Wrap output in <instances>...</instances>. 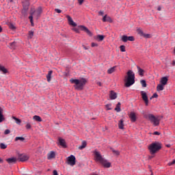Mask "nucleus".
I'll return each mask as SVG.
<instances>
[{"label":"nucleus","instance_id":"1","mask_svg":"<svg viewBox=\"0 0 175 175\" xmlns=\"http://www.w3.org/2000/svg\"><path fill=\"white\" fill-rule=\"evenodd\" d=\"M70 81L72 84H75L74 85V88H75V90H77L78 91H81V90L84 88V85L87 84V79H85V78H82L81 79H72L70 80Z\"/></svg>","mask_w":175,"mask_h":175},{"label":"nucleus","instance_id":"2","mask_svg":"<svg viewBox=\"0 0 175 175\" xmlns=\"http://www.w3.org/2000/svg\"><path fill=\"white\" fill-rule=\"evenodd\" d=\"M124 85L125 87L129 88L131 85H133L135 84V72L133 71L129 70L127 72V76L124 77Z\"/></svg>","mask_w":175,"mask_h":175},{"label":"nucleus","instance_id":"3","mask_svg":"<svg viewBox=\"0 0 175 175\" xmlns=\"http://www.w3.org/2000/svg\"><path fill=\"white\" fill-rule=\"evenodd\" d=\"M94 157L96 159V161L97 162H99L101 163V165L103 166V167L109 168L111 166V163L107 161V160L103 159L102 157V155H100V153L98 151L94 152Z\"/></svg>","mask_w":175,"mask_h":175},{"label":"nucleus","instance_id":"4","mask_svg":"<svg viewBox=\"0 0 175 175\" xmlns=\"http://www.w3.org/2000/svg\"><path fill=\"white\" fill-rule=\"evenodd\" d=\"M162 148V145L159 142H153L148 146V150L152 155L157 154Z\"/></svg>","mask_w":175,"mask_h":175},{"label":"nucleus","instance_id":"5","mask_svg":"<svg viewBox=\"0 0 175 175\" xmlns=\"http://www.w3.org/2000/svg\"><path fill=\"white\" fill-rule=\"evenodd\" d=\"M145 118H146V120H149L154 126H158V125H159V121H161V119H159V117H155V116L151 113L146 115Z\"/></svg>","mask_w":175,"mask_h":175},{"label":"nucleus","instance_id":"6","mask_svg":"<svg viewBox=\"0 0 175 175\" xmlns=\"http://www.w3.org/2000/svg\"><path fill=\"white\" fill-rule=\"evenodd\" d=\"M42 14V8L39 7L37 10L35 8H31L30 10V16H32V17H35L36 20L40 17V15Z\"/></svg>","mask_w":175,"mask_h":175},{"label":"nucleus","instance_id":"7","mask_svg":"<svg viewBox=\"0 0 175 175\" xmlns=\"http://www.w3.org/2000/svg\"><path fill=\"white\" fill-rule=\"evenodd\" d=\"M28 9H29V1H25L23 3V8L21 11V13L23 16H27Z\"/></svg>","mask_w":175,"mask_h":175},{"label":"nucleus","instance_id":"8","mask_svg":"<svg viewBox=\"0 0 175 175\" xmlns=\"http://www.w3.org/2000/svg\"><path fill=\"white\" fill-rule=\"evenodd\" d=\"M67 161L68 165H70L71 166L76 165V157L73 155L68 157Z\"/></svg>","mask_w":175,"mask_h":175},{"label":"nucleus","instance_id":"9","mask_svg":"<svg viewBox=\"0 0 175 175\" xmlns=\"http://www.w3.org/2000/svg\"><path fill=\"white\" fill-rule=\"evenodd\" d=\"M141 95L143 100H144L146 105L148 106V96H147V93L144 91H141Z\"/></svg>","mask_w":175,"mask_h":175},{"label":"nucleus","instance_id":"10","mask_svg":"<svg viewBox=\"0 0 175 175\" xmlns=\"http://www.w3.org/2000/svg\"><path fill=\"white\" fill-rule=\"evenodd\" d=\"M28 159H29V157L27 154H18V161H20V162H25Z\"/></svg>","mask_w":175,"mask_h":175},{"label":"nucleus","instance_id":"11","mask_svg":"<svg viewBox=\"0 0 175 175\" xmlns=\"http://www.w3.org/2000/svg\"><path fill=\"white\" fill-rule=\"evenodd\" d=\"M66 18H67V20L68 21V24H70V25H72V27H77V24H76V23H75V21H73V19L72 18V17H70V16L67 15Z\"/></svg>","mask_w":175,"mask_h":175},{"label":"nucleus","instance_id":"12","mask_svg":"<svg viewBox=\"0 0 175 175\" xmlns=\"http://www.w3.org/2000/svg\"><path fill=\"white\" fill-rule=\"evenodd\" d=\"M137 32L139 35V36H143L144 38H150V34L144 33V32H143V30H142V29H137Z\"/></svg>","mask_w":175,"mask_h":175},{"label":"nucleus","instance_id":"13","mask_svg":"<svg viewBox=\"0 0 175 175\" xmlns=\"http://www.w3.org/2000/svg\"><path fill=\"white\" fill-rule=\"evenodd\" d=\"M79 28H81V31H84V32H86L89 36H92V33L85 26L81 25L79 26Z\"/></svg>","mask_w":175,"mask_h":175},{"label":"nucleus","instance_id":"14","mask_svg":"<svg viewBox=\"0 0 175 175\" xmlns=\"http://www.w3.org/2000/svg\"><path fill=\"white\" fill-rule=\"evenodd\" d=\"M17 161H18V159L16 157L8 158L6 159V161L10 165H12V163H16V162H17Z\"/></svg>","mask_w":175,"mask_h":175},{"label":"nucleus","instance_id":"15","mask_svg":"<svg viewBox=\"0 0 175 175\" xmlns=\"http://www.w3.org/2000/svg\"><path fill=\"white\" fill-rule=\"evenodd\" d=\"M129 118L131 122H136V113L135 112H131L129 114Z\"/></svg>","mask_w":175,"mask_h":175},{"label":"nucleus","instance_id":"16","mask_svg":"<svg viewBox=\"0 0 175 175\" xmlns=\"http://www.w3.org/2000/svg\"><path fill=\"white\" fill-rule=\"evenodd\" d=\"M5 121V116H3V109L0 107V123Z\"/></svg>","mask_w":175,"mask_h":175},{"label":"nucleus","instance_id":"17","mask_svg":"<svg viewBox=\"0 0 175 175\" xmlns=\"http://www.w3.org/2000/svg\"><path fill=\"white\" fill-rule=\"evenodd\" d=\"M168 79L167 77H163L161 78L160 83L161 84H162L163 85H166V84H167V81H168Z\"/></svg>","mask_w":175,"mask_h":175},{"label":"nucleus","instance_id":"18","mask_svg":"<svg viewBox=\"0 0 175 175\" xmlns=\"http://www.w3.org/2000/svg\"><path fill=\"white\" fill-rule=\"evenodd\" d=\"M109 98L111 100L117 99V93L114 92V91H111Z\"/></svg>","mask_w":175,"mask_h":175},{"label":"nucleus","instance_id":"19","mask_svg":"<svg viewBox=\"0 0 175 175\" xmlns=\"http://www.w3.org/2000/svg\"><path fill=\"white\" fill-rule=\"evenodd\" d=\"M59 144L62 146V147H66V142L65 139L62 138H59Z\"/></svg>","mask_w":175,"mask_h":175},{"label":"nucleus","instance_id":"20","mask_svg":"<svg viewBox=\"0 0 175 175\" xmlns=\"http://www.w3.org/2000/svg\"><path fill=\"white\" fill-rule=\"evenodd\" d=\"M138 73L141 77L144 76V70L141 68L139 66H137Z\"/></svg>","mask_w":175,"mask_h":175},{"label":"nucleus","instance_id":"21","mask_svg":"<svg viewBox=\"0 0 175 175\" xmlns=\"http://www.w3.org/2000/svg\"><path fill=\"white\" fill-rule=\"evenodd\" d=\"M51 75H53V70L49 71L47 75H46V80L49 83L51 81Z\"/></svg>","mask_w":175,"mask_h":175},{"label":"nucleus","instance_id":"22","mask_svg":"<svg viewBox=\"0 0 175 175\" xmlns=\"http://www.w3.org/2000/svg\"><path fill=\"white\" fill-rule=\"evenodd\" d=\"M53 158H55V152L54 151H51L48 154V159H53Z\"/></svg>","mask_w":175,"mask_h":175},{"label":"nucleus","instance_id":"23","mask_svg":"<svg viewBox=\"0 0 175 175\" xmlns=\"http://www.w3.org/2000/svg\"><path fill=\"white\" fill-rule=\"evenodd\" d=\"M103 23H106V22L110 23V21H111V18H110V16H107V15H105L103 18Z\"/></svg>","mask_w":175,"mask_h":175},{"label":"nucleus","instance_id":"24","mask_svg":"<svg viewBox=\"0 0 175 175\" xmlns=\"http://www.w3.org/2000/svg\"><path fill=\"white\" fill-rule=\"evenodd\" d=\"M85 147H87V142L83 141L82 145L79 146L78 148H79V150H84V148H85Z\"/></svg>","mask_w":175,"mask_h":175},{"label":"nucleus","instance_id":"25","mask_svg":"<svg viewBox=\"0 0 175 175\" xmlns=\"http://www.w3.org/2000/svg\"><path fill=\"white\" fill-rule=\"evenodd\" d=\"M157 91H163L165 90V85H162V83H160L157 87Z\"/></svg>","mask_w":175,"mask_h":175},{"label":"nucleus","instance_id":"26","mask_svg":"<svg viewBox=\"0 0 175 175\" xmlns=\"http://www.w3.org/2000/svg\"><path fill=\"white\" fill-rule=\"evenodd\" d=\"M116 66H113L108 69L107 73H109V75H111V73H114V72H116Z\"/></svg>","mask_w":175,"mask_h":175},{"label":"nucleus","instance_id":"27","mask_svg":"<svg viewBox=\"0 0 175 175\" xmlns=\"http://www.w3.org/2000/svg\"><path fill=\"white\" fill-rule=\"evenodd\" d=\"M116 111L120 113L121 111V103H118L115 108Z\"/></svg>","mask_w":175,"mask_h":175},{"label":"nucleus","instance_id":"28","mask_svg":"<svg viewBox=\"0 0 175 175\" xmlns=\"http://www.w3.org/2000/svg\"><path fill=\"white\" fill-rule=\"evenodd\" d=\"M0 71L3 72V73L6 74L8 73V69L5 68V66L0 64Z\"/></svg>","mask_w":175,"mask_h":175},{"label":"nucleus","instance_id":"29","mask_svg":"<svg viewBox=\"0 0 175 175\" xmlns=\"http://www.w3.org/2000/svg\"><path fill=\"white\" fill-rule=\"evenodd\" d=\"M119 129H124V120H120L118 124Z\"/></svg>","mask_w":175,"mask_h":175},{"label":"nucleus","instance_id":"30","mask_svg":"<svg viewBox=\"0 0 175 175\" xmlns=\"http://www.w3.org/2000/svg\"><path fill=\"white\" fill-rule=\"evenodd\" d=\"M33 118L35 120V121H38V122H42V118L39 116H34Z\"/></svg>","mask_w":175,"mask_h":175},{"label":"nucleus","instance_id":"31","mask_svg":"<svg viewBox=\"0 0 175 175\" xmlns=\"http://www.w3.org/2000/svg\"><path fill=\"white\" fill-rule=\"evenodd\" d=\"M110 150L112 151L114 155H120V151L114 150L113 148H110Z\"/></svg>","mask_w":175,"mask_h":175},{"label":"nucleus","instance_id":"32","mask_svg":"<svg viewBox=\"0 0 175 175\" xmlns=\"http://www.w3.org/2000/svg\"><path fill=\"white\" fill-rule=\"evenodd\" d=\"M33 38V31H29L28 33V39H32Z\"/></svg>","mask_w":175,"mask_h":175},{"label":"nucleus","instance_id":"33","mask_svg":"<svg viewBox=\"0 0 175 175\" xmlns=\"http://www.w3.org/2000/svg\"><path fill=\"white\" fill-rule=\"evenodd\" d=\"M12 118H13V120H14L16 121V124H21V120H20L14 116H12Z\"/></svg>","mask_w":175,"mask_h":175},{"label":"nucleus","instance_id":"34","mask_svg":"<svg viewBox=\"0 0 175 175\" xmlns=\"http://www.w3.org/2000/svg\"><path fill=\"white\" fill-rule=\"evenodd\" d=\"M0 148H1V150H5V148H8V145L1 143L0 144Z\"/></svg>","mask_w":175,"mask_h":175},{"label":"nucleus","instance_id":"35","mask_svg":"<svg viewBox=\"0 0 175 175\" xmlns=\"http://www.w3.org/2000/svg\"><path fill=\"white\" fill-rule=\"evenodd\" d=\"M97 39H98V40H99V42H102V40H103V39H105V36L98 35Z\"/></svg>","mask_w":175,"mask_h":175},{"label":"nucleus","instance_id":"36","mask_svg":"<svg viewBox=\"0 0 175 175\" xmlns=\"http://www.w3.org/2000/svg\"><path fill=\"white\" fill-rule=\"evenodd\" d=\"M18 140H21V142H24L25 140V138L23 137H16L15 142H18Z\"/></svg>","mask_w":175,"mask_h":175},{"label":"nucleus","instance_id":"37","mask_svg":"<svg viewBox=\"0 0 175 175\" xmlns=\"http://www.w3.org/2000/svg\"><path fill=\"white\" fill-rule=\"evenodd\" d=\"M122 40L124 42H128V36H122Z\"/></svg>","mask_w":175,"mask_h":175},{"label":"nucleus","instance_id":"38","mask_svg":"<svg viewBox=\"0 0 175 175\" xmlns=\"http://www.w3.org/2000/svg\"><path fill=\"white\" fill-rule=\"evenodd\" d=\"M8 26H9V28H10V29H12V30L16 29V26H14V25H13V23H10V24L8 25Z\"/></svg>","mask_w":175,"mask_h":175},{"label":"nucleus","instance_id":"39","mask_svg":"<svg viewBox=\"0 0 175 175\" xmlns=\"http://www.w3.org/2000/svg\"><path fill=\"white\" fill-rule=\"evenodd\" d=\"M29 18L30 20V23L31 24V26L33 27V16H32V15L29 16Z\"/></svg>","mask_w":175,"mask_h":175},{"label":"nucleus","instance_id":"40","mask_svg":"<svg viewBox=\"0 0 175 175\" xmlns=\"http://www.w3.org/2000/svg\"><path fill=\"white\" fill-rule=\"evenodd\" d=\"M120 51H122V53H125L126 50H125V46L124 45H121L120 46Z\"/></svg>","mask_w":175,"mask_h":175},{"label":"nucleus","instance_id":"41","mask_svg":"<svg viewBox=\"0 0 175 175\" xmlns=\"http://www.w3.org/2000/svg\"><path fill=\"white\" fill-rule=\"evenodd\" d=\"M141 84H142V87H144V88L147 87V83H146L145 80H142Z\"/></svg>","mask_w":175,"mask_h":175},{"label":"nucleus","instance_id":"42","mask_svg":"<svg viewBox=\"0 0 175 175\" xmlns=\"http://www.w3.org/2000/svg\"><path fill=\"white\" fill-rule=\"evenodd\" d=\"M128 40H129V42H133L135 40V38L133 36H129Z\"/></svg>","mask_w":175,"mask_h":175},{"label":"nucleus","instance_id":"43","mask_svg":"<svg viewBox=\"0 0 175 175\" xmlns=\"http://www.w3.org/2000/svg\"><path fill=\"white\" fill-rule=\"evenodd\" d=\"M105 107H106L107 110H111V104L106 105Z\"/></svg>","mask_w":175,"mask_h":175},{"label":"nucleus","instance_id":"44","mask_svg":"<svg viewBox=\"0 0 175 175\" xmlns=\"http://www.w3.org/2000/svg\"><path fill=\"white\" fill-rule=\"evenodd\" d=\"M72 31H75L77 33H79L80 32V30H79V28L75 27L72 29Z\"/></svg>","mask_w":175,"mask_h":175},{"label":"nucleus","instance_id":"45","mask_svg":"<svg viewBox=\"0 0 175 175\" xmlns=\"http://www.w3.org/2000/svg\"><path fill=\"white\" fill-rule=\"evenodd\" d=\"M9 133H10V130H9V129H6L4 131V135H9Z\"/></svg>","mask_w":175,"mask_h":175},{"label":"nucleus","instance_id":"46","mask_svg":"<svg viewBox=\"0 0 175 175\" xmlns=\"http://www.w3.org/2000/svg\"><path fill=\"white\" fill-rule=\"evenodd\" d=\"M167 165L168 166H172V165H175V159L173 161L168 163Z\"/></svg>","mask_w":175,"mask_h":175},{"label":"nucleus","instance_id":"47","mask_svg":"<svg viewBox=\"0 0 175 175\" xmlns=\"http://www.w3.org/2000/svg\"><path fill=\"white\" fill-rule=\"evenodd\" d=\"M158 98V94H157V93H154V94L152 96V97L150 98V99H152V98Z\"/></svg>","mask_w":175,"mask_h":175},{"label":"nucleus","instance_id":"48","mask_svg":"<svg viewBox=\"0 0 175 175\" xmlns=\"http://www.w3.org/2000/svg\"><path fill=\"white\" fill-rule=\"evenodd\" d=\"M31 124H29V123H27V124H26V129H31Z\"/></svg>","mask_w":175,"mask_h":175},{"label":"nucleus","instance_id":"49","mask_svg":"<svg viewBox=\"0 0 175 175\" xmlns=\"http://www.w3.org/2000/svg\"><path fill=\"white\" fill-rule=\"evenodd\" d=\"M92 47H98V44H96L95 42H92Z\"/></svg>","mask_w":175,"mask_h":175},{"label":"nucleus","instance_id":"50","mask_svg":"<svg viewBox=\"0 0 175 175\" xmlns=\"http://www.w3.org/2000/svg\"><path fill=\"white\" fill-rule=\"evenodd\" d=\"M55 11L56 12V13H62V10H59V9H55Z\"/></svg>","mask_w":175,"mask_h":175},{"label":"nucleus","instance_id":"51","mask_svg":"<svg viewBox=\"0 0 175 175\" xmlns=\"http://www.w3.org/2000/svg\"><path fill=\"white\" fill-rule=\"evenodd\" d=\"M153 135H156L157 136H159V135H161V133L158 132V131H155L153 133Z\"/></svg>","mask_w":175,"mask_h":175},{"label":"nucleus","instance_id":"52","mask_svg":"<svg viewBox=\"0 0 175 175\" xmlns=\"http://www.w3.org/2000/svg\"><path fill=\"white\" fill-rule=\"evenodd\" d=\"M78 2L79 5H83V3L84 2V0H78Z\"/></svg>","mask_w":175,"mask_h":175},{"label":"nucleus","instance_id":"53","mask_svg":"<svg viewBox=\"0 0 175 175\" xmlns=\"http://www.w3.org/2000/svg\"><path fill=\"white\" fill-rule=\"evenodd\" d=\"M53 175H58V172L57 170H53Z\"/></svg>","mask_w":175,"mask_h":175},{"label":"nucleus","instance_id":"54","mask_svg":"<svg viewBox=\"0 0 175 175\" xmlns=\"http://www.w3.org/2000/svg\"><path fill=\"white\" fill-rule=\"evenodd\" d=\"M98 14H99V16H103V11H100L98 12Z\"/></svg>","mask_w":175,"mask_h":175},{"label":"nucleus","instance_id":"55","mask_svg":"<svg viewBox=\"0 0 175 175\" xmlns=\"http://www.w3.org/2000/svg\"><path fill=\"white\" fill-rule=\"evenodd\" d=\"M161 9L162 8H161V6H159V7H158L157 10H159V12H161Z\"/></svg>","mask_w":175,"mask_h":175},{"label":"nucleus","instance_id":"56","mask_svg":"<svg viewBox=\"0 0 175 175\" xmlns=\"http://www.w3.org/2000/svg\"><path fill=\"white\" fill-rule=\"evenodd\" d=\"M0 163H3V160L0 158Z\"/></svg>","mask_w":175,"mask_h":175},{"label":"nucleus","instance_id":"57","mask_svg":"<svg viewBox=\"0 0 175 175\" xmlns=\"http://www.w3.org/2000/svg\"><path fill=\"white\" fill-rule=\"evenodd\" d=\"M172 65H173V66H175V60H173V62H172Z\"/></svg>","mask_w":175,"mask_h":175},{"label":"nucleus","instance_id":"58","mask_svg":"<svg viewBox=\"0 0 175 175\" xmlns=\"http://www.w3.org/2000/svg\"><path fill=\"white\" fill-rule=\"evenodd\" d=\"M0 32H2V27L0 26Z\"/></svg>","mask_w":175,"mask_h":175},{"label":"nucleus","instance_id":"59","mask_svg":"<svg viewBox=\"0 0 175 175\" xmlns=\"http://www.w3.org/2000/svg\"><path fill=\"white\" fill-rule=\"evenodd\" d=\"M98 85H101L100 82H98Z\"/></svg>","mask_w":175,"mask_h":175},{"label":"nucleus","instance_id":"60","mask_svg":"<svg viewBox=\"0 0 175 175\" xmlns=\"http://www.w3.org/2000/svg\"><path fill=\"white\" fill-rule=\"evenodd\" d=\"M85 50H88L87 47L84 46Z\"/></svg>","mask_w":175,"mask_h":175},{"label":"nucleus","instance_id":"61","mask_svg":"<svg viewBox=\"0 0 175 175\" xmlns=\"http://www.w3.org/2000/svg\"><path fill=\"white\" fill-rule=\"evenodd\" d=\"M167 147H170V145H167Z\"/></svg>","mask_w":175,"mask_h":175},{"label":"nucleus","instance_id":"62","mask_svg":"<svg viewBox=\"0 0 175 175\" xmlns=\"http://www.w3.org/2000/svg\"><path fill=\"white\" fill-rule=\"evenodd\" d=\"M151 175H152V173H151Z\"/></svg>","mask_w":175,"mask_h":175}]
</instances>
